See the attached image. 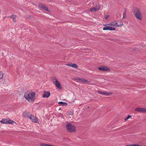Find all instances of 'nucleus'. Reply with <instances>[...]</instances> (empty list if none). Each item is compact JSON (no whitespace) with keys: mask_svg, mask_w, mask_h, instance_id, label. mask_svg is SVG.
I'll list each match as a JSON object with an SVG mask.
<instances>
[{"mask_svg":"<svg viewBox=\"0 0 146 146\" xmlns=\"http://www.w3.org/2000/svg\"><path fill=\"white\" fill-rule=\"evenodd\" d=\"M68 114L70 115H71L72 114V113L71 111H69L68 112Z\"/></svg>","mask_w":146,"mask_h":146,"instance_id":"29","label":"nucleus"},{"mask_svg":"<svg viewBox=\"0 0 146 146\" xmlns=\"http://www.w3.org/2000/svg\"><path fill=\"white\" fill-rule=\"evenodd\" d=\"M35 92H31L30 91L26 92L25 95V98L29 102H33L35 99Z\"/></svg>","mask_w":146,"mask_h":146,"instance_id":"1","label":"nucleus"},{"mask_svg":"<svg viewBox=\"0 0 146 146\" xmlns=\"http://www.w3.org/2000/svg\"><path fill=\"white\" fill-rule=\"evenodd\" d=\"M133 12L137 18L140 20H141L142 19L143 17L141 13L139 8L137 7L134 8L133 10Z\"/></svg>","mask_w":146,"mask_h":146,"instance_id":"2","label":"nucleus"},{"mask_svg":"<svg viewBox=\"0 0 146 146\" xmlns=\"http://www.w3.org/2000/svg\"><path fill=\"white\" fill-rule=\"evenodd\" d=\"M108 18V17H105V18H106V19H107Z\"/></svg>","mask_w":146,"mask_h":146,"instance_id":"33","label":"nucleus"},{"mask_svg":"<svg viewBox=\"0 0 146 146\" xmlns=\"http://www.w3.org/2000/svg\"><path fill=\"white\" fill-rule=\"evenodd\" d=\"M8 17H11L13 19L14 22L15 23L16 22V20H15L16 18V16L14 15H11V16Z\"/></svg>","mask_w":146,"mask_h":146,"instance_id":"16","label":"nucleus"},{"mask_svg":"<svg viewBox=\"0 0 146 146\" xmlns=\"http://www.w3.org/2000/svg\"><path fill=\"white\" fill-rule=\"evenodd\" d=\"M98 69L102 71H106L109 70V68L108 67L105 66H102L99 67Z\"/></svg>","mask_w":146,"mask_h":146,"instance_id":"9","label":"nucleus"},{"mask_svg":"<svg viewBox=\"0 0 146 146\" xmlns=\"http://www.w3.org/2000/svg\"><path fill=\"white\" fill-rule=\"evenodd\" d=\"M3 73H0V79L2 78L3 76Z\"/></svg>","mask_w":146,"mask_h":146,"instance_id":"26","label":"nucleus"},{"mask_svg":"<svg viewBox=\"0 0 146 146\" xmlns=\"http://www.w3.org/2000/svg\"><path fill=\"white\" fill-rule=\"evenodd\" d=\"M103 30H110V26H107L104 27Z\"/></svg>","mask_w":146,"mask_h":146,"instance_id":"22","label":"nucleus"},{"mask_svg":"<svg viewBox=\"0 0 146 146\" xmlns=\"http://www.w3.org/2000/svg\"><path fill=\"white\" fill-rule=\"evenodd\" d=\"M66 127L69 132H74L76 131L75 126L70 123H68L66 126Z\"/></svg>","mask_w":146,"mask_h":146,"instance_id":"3","label":"nucleus"},{"mask_svg":"<svg viewBox=\"0 0 146 146\" xmlns=\"http://www.w3.org/2000/svg\"><path fill=\"white\" fill-rule=\"evenodd\" d=\"M52 80L54 83L58 81L55 77H53L52 78Z\"/></svg>","mask_w":146,"mask_h":146,"instance_id":"24","label":"nucleus"},{"mask_svg":"<svg viewBox=\"0 0 146 146\" xmlns=\"http://www.w3.org/2000/svg\"><path fill=\"white\" fill-rule=\"evenodd\" d=\"M76 80L78 81L79 82H83L86 83L89 82V81L87 80L86 79L82 78H77L76 79Z\"/></svg>","mask_w":146,"mask_h":146,"instance_id":"7","label":"nucleus"},{"mask_svg":"<svg viewBox=\"0 0 146 146\" xmlns=\"http://www.w3.org/2000/svg\"><path fill=\"white\" fill-rule=\"evenodd\" d=\"M41 146H54L45 143H42L41 144Z\"/></svg>","mask_w":146,"mask_h":146,"instance_id":"19","label":"nucleus"},{"mask_svg":"<svg viewBox=\"0 0 146 146\" xmlns=\"http://www.w3.org/2000/svg\"><path fill=\"white\" fill-rule=\"evenodd\" d=\"M110 94V93L107 92H103L102 95H103L108 96Z\"/></svg>","mask_w":146,"mask_h":146,"instance_id":"23","label":"nucleus"},{"mask_svg":"<svg viewBox=\"0 0 146 146\" xmlns=\"http://www.w3.org/2000/svg\"><path fill=\"white\" fill-rule=\"evenodd\" d=\"M0 122L3 123L7 124V119H3L0 121Z\"/></svg>","mask_w":146,"mask_h":146,"instance_id":"18","label":"nucleus"},{"mask_svg":"<svg viewBox=\"0 0 146 146\" xmlns=\"http://www.w3.org/2000/svg\"><path fill=\"white\" fill-rule=\"evenodd\" d=\"M103 92H102L101 91H98V93L99 94H102V93H103Z\"/></svg>","mask_w":146,"mask_h":146,"instance_id":"30","label":"nucleus"},{"mask_svg":"<svg viewBox=\"0 0 146 146\" xmlns=\"http://www.w3.org/2000/svg\"><path fill=\"white\" fill-rule=\"evenodd\" d=\"M120 21H119V23H120V24H120V23H121V22H120Z\"/></svg>","mask_w":146,"mask_h":146,"instance_id":"34","label":"nucleus"},{"mask_svg":"<svg viewBox=\"0 0 146 146\" xmlns=\"http://www.w3.org/2000/svg\"><path fill=\"white\" fill-rule=\"evenodd\" d=\"M29 119L31 120V121L34 123H36L37 121V119L34 116L31 115V116L29 117Z\"/></svg>","mask_w":146,"mask_h":146,"instance_id":"11","label":"nucleus"},{"mask_svg":"<svg viewBox=\"0 0 146 146\" xmlns=\"http://www.w3.org/2000/svg\"><path fill=\"white\" fill-rule=\"evenodd\" d=\"M56 86L60 89H61L62 87L60 83L58 81H57L54 83Z\"/></svg>","mask_w":146,"mask_h":146,"instance_id":"14","label":"nucleus"},{"mask_svg":"<svg viewBox=\"0 0 146 146\" xmlns=\"http://www.w3.org/2000/svg\"><path fill=\"white\" fill-rule=\"evenodd\" d=\"M120 24L118 25L117 24V23L116 21L112 22L110 23V26H113L115 27H121L123 25V22L121 21H120Z\"/></svg>","mask_w":146,"mask_h":146,"instance_id":"4","label":"nucleus"},{"mask_svg":"<svg viewBox=\"0 0 146 146\" xmlns=\"http://www.w3.org/2000/svg\"><path fill=\"white\" fill-rule=\"evenodd\" d=\"M113 94V93L112 92H110V95L112 94Z\"/></svg>","mask_w":146,"mask_h":146,"instance_id":"32","label":"nucleus"},{"mask_svg":"<svg viewBox=\"0 0 146 146\" xmlns=\"http://www.w3.org/2000/svg\"><path fill=\"white\" fill-rule=\"evenodd\" d=\"M39 6L40 8L44 9L45 10L47 11H48V7L45 5L42 4L40 3L39 4Z\"/></svg>","mask_w":146,"mask_h":146,"instance_id":"12","label":"nucleus"},{"mask_svg":"<svg viewBox=\"0 0 146 146\" xmlns=\"http://www.w3.org/2000/svg\"><path fill=\"white\" fill-rule=\"evenodd\" d=\"M50 95V92L48 91H44L42 95V97L44 98H47Z\"/></svg>","mask_w":146,"mask_h":146,"instance_id":"8","label":"nucleus"},{"mask_svg":"<svg viewBox=\"0 0 146 146\" xmlns=\"http://www.w3.org/2000/svg\"><path fill=\"white\" fill-rule=\"evenodd\" d=\"M58 104H61L63 106H66L68 105V104L66 102H58Z\"/></svg>","mask_w":146,"mask_h":146,"instance_id":"17","label":"nucleus"},{"mask_svg":"<svg viewBox=\"0 0 146 146\" xmlns=\"http://www.w3.org/2000/svg\"><path fill=\"white\" fill-rule=\"evenodd\" d=\"M135 110L138 112L146 113V109L145 108L139 107L135 109Z\"/></svg>","mask_w":146,"mask_h":146,"instance_id":"5","label":"nucleus"},{"mask_svg":"<svg viewBox=\"0 0 146 146\" xmlns=\"http://www.w3.org/2000/svg\"><path fill=\"white\" fill-rule=\"evenodd\" d=\"M131 117V115H129L127 117H125V119L124 120L125 121H126L129 118H130Z\"/></svg>","mask_w":146,"mask_h":146,"instance_id":"21","label":"nucleus"},{"mask_svg":"<svg viewBox=\"0 0 146 146\" xmlns=\"http://www.w3.org/2000/svg\"><path fill=\"white\" fill-rule=\"evenodd\" d=\"M133 146H142V145L138 144H133Z\"/></svg>","mask_w":146,"mask_h":146,"instance_id":"28","label":"nucleus"},{"mask_svg":"<svg viewBox=\"0 0 146 146\" xmlns=\"http://www.w3.org/2000/svg\"><path fill=\"white\" fill-rule=\"evenodd\" d=\"M125 146H133V144H130L125 145Z\"/></svg>","mask_w":146,"mask_h":146,"instance_id":"31","label":"nucleus"},{"mask_svg":"<svg viewBox=\"0 0 146 146\" xmlns=\"http://www.w3.org/2000/svg\"><path fill=\"white\" fill-rule=\"evenodd\" d=\"M112 26H110V31H114L115 30V28L114 27H112Z\"/></svg>","mask_w":146,"mask_h":146,"instance_id":"25","label":"nucleus"},{"mask_svg":"<svg viewBox=\"0 0 146 146\" xmlns=\"http://www.w3.org/2000/svg\"><path fill=\"white\" fill-rule=\"evenodd\" d=\"M123 19H125L126 18V11H125L123 13Z\"/></svg>","mask_w":146,"mask_h":146,"instance_id":"20","label":"nucleus"},{"mask_svg":"<svg viewBox=\"0 0 146 146\" xmlns=\"http://www.w3.org/2000/svg\"><path fill=\"white\" fill-rule=\"evenodd\" d=\"M31 115V114L30 112L27 111H25L23 113V115L25 118L27 117L29 118Z\"/></svg>","mask_w":146,"mask_h":146,"instance_id":"6","label":"nucleus"},{"mask_svg":"<svg viewBox=\"0 0 146 146\" xmlns=\"http://www.w3.org/2000/svg\"><path fill=\"white\" fill-rule=\"evenodd\" d=\"M111 40L114 42H117L118 41V40L117 39H111Z\"/></svg>","mask_w":146,"mask_h":146,"instance_id":"27","label":"nucleus"},{"mask_svg":"<svg viewBox=\"0 0 146 146\" xmlns=\"http://www.w3.org/2000/svg\"><path fill=\"white\" fill-rule=\"evenodd\" d=\"M67 66H69L73 68H76L78 67L77 65L75 64L70 63L66 64Z\"/></svg>","mask_w":146,"mask_h":146,"instance_id":"13","label":"nucleus"},{"mask_svg":"<svg viewBox=\"0 0 146 146\" xmlns=\"http://www.w3.org/2000/svg\"><path fill=\"white\" fill-rule=\"evenodd\" d=\"M100 8V6L96 5V7L91 8L90 9V11L91 12H95L96 11H98Z\"/></svg>","mask_w":146,"mask_h":146,"instance_id":"10","label":"nucleus"},{"mask_svg":"<svg viewBox=\"0 0 146 146\" xmlns=\"http://www.w3.org/2000/svg\"><path fill=\"white\" fill-rule=\"evenodd\" d=\"M7 124H14V123L16 124V122L11 119H7Z\"/></svg>","mask_w":146,"mask_h":146,"instance_id":"15","label":"nucleus"}]
</instances>
